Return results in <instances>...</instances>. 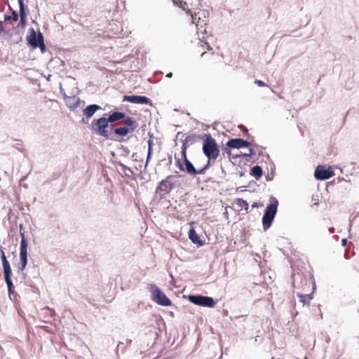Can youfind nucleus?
<instances>
[{"instance_id":"obj_1","label":"nucleus","mask_w":359,"mask_h":359,"mask_svg":"<svg viewBox=\"0 0 359 359\" xmlns=\"http://www.w3.org/2000/svg\"><path fill=\"white\" fill-rule=\"evenodd\" d=\"M107 114L102 116L95 118L91 121L90 128L97 135L115 142H121L124 141L123 139L117 138L116 135L114 133L116 127L114 124H110L106 118Z\"/></svg>"},{"instance_id":"obj_2","label":"nucleus","mask_w":359,"mask_h":359,"mask_svg":"<svg viewBox=\"0 0 359 359\" xmlns=\"http://www.w3.org/2000/svg\"><path fill=\"white\" fill-rule=\"evenodd\" d=\"M278 206V199L271 196L270 197V203L267 204L262 218V222L264 231L268 230L271 226V224L277 213Z\"/></svg>"},{"instance_id":"obj_3","label":"nucleus","mask_w":359,"mask_h":359,"mask_svg":"<svg viewBox=\"0 0 359 359\" xmlns=\"http://www.w3.org/2000/svg\"><path fill=\"white\" fill-rule=\"evenodd\" d=\"M202 151L208 158L216 160L219 155V147L210 134H203Z\"/></svg>"},{"instance_id":"obj_4","label":"nucleus","mask_w":359,"mask_h":359,"mask_svg":"<svg viewBox=\"0 0 359 359\" xmlns=\"http://www.w3.org/2000/svg\"><path fill=\"white\" fill-rule=\"evenodd\" d=\"M1 259L3 266V270L4 273L5 282L8 287V293L9 298L12 299V294H14V285L11 279L12 270L9 262L8 261L5 252L3 250H1Z\"/></svg>"},{"instance_id":"obj_5","label":"nucleus","mask_w":359,"mask_h":359,"mask_svg":"<svg viewBox=\"0 0 359 359\" xmlns=\"http://www.w3.org/2000/svg\"><path fill=\"white\" fill-rule=\"evenodd\" d=\"M123 126L121 127H116L114 129V133L116 135L117 138L121 137L128 135L130 133H133L137 127L136 120L131 116H128L126 114V118H123Z\"/></svg>"},{"instance_id":"obj_6","label":"nucleus","mask_w":359,"mask_h":359,"mask_svg":"<svg viewBox=\"0 0 359 359\" xmlns=\"http://www.w3.org/2000/svg\"><path fill=\"white\" fill-rule=\"evenodd\" d=\"M151 299L153 302L163 306H168L172 304L171 300L156 285L150 284Z\"/></svg>"},{"instance_id":"obj_7","label":"nucleus","mask_w":359,"mask_h":359,"mask_svg":"<svg viewBox=\"0 0 359 359\" xmlns=\"http://www.w3.org/2000/svg\"><path fill=\"white\" fill-rule=\"evenodd\" d=\"M174 177V175H168L158 182L155 190V195L156 196H158L159 200L163 199L165 196L169 194L173 189L174 184L170 180Z\"/></svg>"},{"instance_id":"obj_8","label":"nucleus","mask_w":359,"mask_h":359,"mask_svg":"<svg viewBox=\"0 0 359 359\" xmlns=\"http://www.w3.org/2000/svg\"><path fill=\"white\" fill-rule=\"evenodd\" d=\"M187 298L191 303L201 306L212 308L216 304L215 299L208 296L189 294Z\"/></svg>"},{"instance_id":"obj_9","label":"nucleus","mask_w":359,"mask_h":359,"mask_svg":"<svg viewBox=\"0 0 359 359\" xmlns=\"http://www.w3.org/2000/svg\"><path fill=\"white\" fill-rule=\"evenodd\" d=\"M182 161L178 158L176 161V165L181 171L185 172L194 177L198 175V170L188 159L187 156H182Z\"/></svg>"},{"instance_id":"obj_10","label":"nucleus","mask_w":359,"mask_h":359,"mask_svg":"<svg viewBox=\"0 0 359 359\" xmlns=\"http://www.w3.org/2000/svg\"><path fill=\"white\" fill-rule=\"evenodd\" d=\"M334 175L332 167L326 168L325 165H318L314 172V177L318 180H326Z\"/></svg>"},{"instance_id":"obj_11","label":"nucleus","mask_w":359,"mask_h":359,"mask_svg":"<svg viewBox=\"0 0 359 359\" xmlns=\"http://www.w3.org/2000/svg\"><path fill=\"white\" fill-rule=\"evenodd\" d=\"M123 101L129 102L133 104L152 105V101L149 97L144 95H127L123 97Z\"/></svg>"},{"instance_id":"obj_12","label":"nucleus","mask_w":359,"mask_h":359,"mask_svg":"<svg viewBox=\"0 0 359 359\" xmlns=\"http://www.w3.org/2000/svg\"><path fill=\"white\" fill-rule=\"evenodd\" d=\"M40 37L42 39H44L43 36L40 31L36 34L34 29L33 27H30L28 29V34L26 37L27 44L32 48H34L35 46H38L37 43H39V41H40Z\"/></svg>"},{"instance_id":"obj_13","label":"nucleus","mask_w":359,"mask_h":359,"mask_svg":"<svg viewBox=\"0 0 359 359\" xmlns=\"http://www.w3.org/2000/svg\"><path fill=\"white\" fill-rule=\"evenodd\" d=\"M226 145L229 148L241 149L250 147L251 142L242 138H231L226 142Z\"/></svg>"},{"instance_id":"obj_14","label":"nucleus","mask_w":359,"mask_h":359,"mask_svg":"<svg viewBox=\"0 0 359 359\" xmlns=\"http://www.w3.org/2000/svg\"><path fill=\"white\" fill-rule=\"evenodd\" d=\"M101 109V107L97 104H88L83 109V116H86L87 119H90Z\"/></svg>"},{"instance_id":"obj_15","label":"nucleus","mask_w":359,"mask_h":359,"mask_svg":"<svg viewBox=\"0 0 359 359\" xmlns=\"http://www.w3.org/2000/svg\"><path fill=\"white\" fill-rule=\"evenodd\" d=\"M126 113L118 111H111L108 116L106 117L110 124H114L118 121L122 120L126 118Z\"/></svg>"},{"instance_id":"obj_16","label":"nucleus","mask_w":359,"mask_h":359,"mask_svg":"<svg viewBox=\"0 0 359 359\" xmlns=\"http://www.w3.org/2000/svg\"><path fill=\"white\" fill-rule=\"evenodd\" d=\"M189 238L194 243L197 245L198 247L203 246L205 244L204 241H203L200 236L196 233V230L194 227H191L188 232Z\"/></svg>"},{"instance_id":"obj_17","label":"nucleus","mask_w":359,"mask_h":359,"mask_svg":"<svg viewBox=\"0 0 359 359\" xmlns=\"http://www.w3.org/2000/svg\"><path fill=\"white\" fill-rule=\"evenodd\" d=\"M65 104L69 109L72 111H74L81 102V99L76 95H72L65 100Z\"/></svg>"},{"instance_id":"obj_18","label":"nucleus","mask_w":359,"mask_h":359,"mask_svg":"<svg viewBox=\"0 0 359 359\" xmlns=\"http://www.w3.org/2000/svg\"><path fill=\"white\" fill-rule=\"evenodd\" d=\"M28 258L27 257H20V263L18 266V273H21L22 278L25 279L27 273H25V269L27 265Z\"/></svg>"},{"instance_id":"obj_19","label":"nucleus","mask_w":359,"mask_h":359,"mask_svg":"<svg viewBox=\"0 0 359 359\" xmlns=\"http://www.w3.org/2000/svg\"><path fill=\"white\" fill-rule=\"evenodd\" d=\"M21 241H20V257H27V247H28V243L25 238L24 233H21Z\"/></svg>"},{"instance_id":"obj_20","label":"nucleus","mask_w":359,"mask_h":359,"mask_svg":"<svg viewBox=\"0 0 359 359\" xmlns=\"http://www.w3.org/2000/svg\"><path fill=\"white\" fill-rule=\"evenodd\" d=\"M250 175L253 176L256 180H259L263 175V170L261 166L257 165L253 166L250 169Z\"/></svg>"},{"instance_id":"obj_21","label":"nucleus","mask_w":359,"mask_h":359,"mask_svg":"<svg viewBox=\"0 0 359 359\" xmlns=\"http://www.w3.org/2000/svg\"><path fill=\"white\" fill-rule=\"evenodd\" d=\"M203 135H196V134H193V135H187L184 140L189 144H194V142H197L198 140H203Z\"/></svg>"},{"instance_id":"obj_22","label":"nucleus","mask_w":359,"mask_h":359,"mask_svg":"<svg viewBox=\"0 0 359 359\" xmlns=\"http://www.w3.org/2000/svg\"><path fill=\"white\" fill-rule=\"evenodd\" d=\"M198 20H201L202 22H204L205 24H206V22H208V16H209V11L208 10H201L198 12Z\"/></svg>"},{"instance_id":"obj_23","label":"nucleus","mask_w":359,"mask_h":359,"mask_svg":"<svg viewBox=\"0 0 359 359\" xmlns=\"http://www.w3.org/2000/svg\"><path fill=\"white\" fill-rule=\"evenodd\" d=\"M119 165L122 168V170L124 172L125 175L127 177L132 179V175H133V171L132 169L122 163H119Z\"/></svg>"},{"instance_id":"obj_24","label":"nucleus","mask_w":359,"mask_h":359,"mask_svg":"<svg viewBox=\"0 0 359 359\" xmlns=\"http://www.w3.org/2000/svg\"><path fill=\"white\" fill-rule=\"evenodd\" d=\"M18 1L19 8H20L19 13H18L19 17L20 18H22V17L27 18L24 0H18Z\"/></svg>"},{"instance_id":"obj_25","label":"nucleus","mask_w":359,"mask_h":359,"mask_svg":"<svg viewBox=\"0 0 359 359\" xmlns=\"http://www.w3.org/2000/svg\"><path fill=\"white\" fill-rule=\"evenodd\" d=\"M211 161H213V158H208L207 163L203 168L198 169V175H204L205 173L206 170L211 166Z\"/></svg>"},{"instance_id":"obj_26","label":"nucleus","mask_w":359,"mask_h":359,"mask_svg":"<svg viewBox=\"0 0 359 359\" xmlns=\"http://www.w3.org/2000/svg\"><path fill=\"white\" fill-rule=\"evenodd\" d=\"M236 205L241 207V208L245 209L247 212L249 208V205L247 201L243 199V198H238L236 200Z\"/></svg>"},{"instance_id":"obj_27","label":"nucleus","mask_w":359,"mask_h":359,"mask_svg":"<svg viewBox=\"0 0 359 359\" xmlns=\"http://www.w3.org/2000/svg\"><path fill=\"white\" fill-rule=\"evenodd\" d=\"M173 3L175 6L182 8L183 11H187V4L185 1L181 0H173Z\"/></svg>"},{"instance_id":"obj_28","label":"nucleus","mask_w":359,"mask_h":359,"mask_svg":"<svg viewBox=\"0 0 359 359\" xmlns=\"http://www.w3.org/2000/svg\"><path fill=\"white\" fill-rule=\"evenodd\" d=\"M40 41H39V43H37V45L39 46H35L33 48H39L40 50H41V52L42 53H44L46 50V45L44 43V39H42L41 37L39 38Z\"/></svg>"},{"instance_id":"obj_29","label":"nucleus","mask_w":359,"mask_h":359,"mask_svg":"<svg viewBox=\"0 0 359 359\" xmlns=\"http://www.w3.org/2000/svg\"><path fill=\"white\" fill-rule=\"evenodd\" d=\"M297 295L299 298V302L303 304V306L309 305V301L306 299L305 294L297 293Z\"/></svg>"},{"instance_id":"obj_30","label":"nucleus","mask_w":359,"mask_h":359,"mask_svg":"<svg viewBox=\"0 0 359 359\" xmlns=\"http://www.w3.org/2000/svg\"><path fill=\"white\" fill-rule=\"evenodd\" d=\"M189 144L184 140H182V145L181 148V154L182 156H187V149Z\"/></svg>"},{"instance_id":"obj_31","label":"nucleus","mask_w":359,"mask_h":359,"mask_svg":"<svg viewBox=\"0 0 359 359\" xmlns=\"http://www.w3.org/2000/svg\"><path fill=\"white\" fill-rule=\"evenodd\" d=\"M17 143L16 144L13 145V147L15 149H17L20 152H24L25 150L24 149L22 148V140H17Z\"/></svg>"},{"instance_id":"obj_32","label":"nucleus","mask_w":359,"mask_h":359,"mask_svg":"<svg viewBox=\"0 0 359 359\" xmlns=\"http://www.w3.org/2000/svg\"><path fill=\"white\" fill-rule=\"evenodd\" d=\"M10 10L11 11V19L15 22L18 21L19 18L18 12L15 10H13L11 7H10Z\"/></svg>"},{"instance_id":"obj_33","label":"nucleus","mask_w":359,"mask_h":359,"mask_svg":"<svg viewBox=\"0 0 359 359\" xmlns=\"http://www.w3.org/2000/svg\"><path fill=\"white\" fill-rule=\"evenodd\" d=\"M149 140H148V151H153V138L154 135L153 134L149 133Z\"/></svg>"},{"instance_id":"obj_34","label":"nucleus","mask_w":359,"mask_h":359,"mask_svg":"<svg viewBox=\"0 0 359 359\" xmlns=\"http://www.w3.org/2000/svg\"><path fill=\"white\" fill-rule=\"evenodd\" d=\"M152 154H153V151H147V158H146V162H145V165H144V169L147 168V167L148 165V163H149V161L151 158Z\"/></svg>"},{"instance_id":"obj_35","label":"nucleus","mask_w":359,"mask_h":359,"mask_svg":"<svg viewBox=\"0 0 359 359\" xmlns=\"http://www.w3.org/2000/svg\"><path fill=\"white\" fill-rule=\"evenodd\" d=\"M240 157H247V153H243L241 151L239 153L234 154V155H232V159H236Z\"/></svg>"},{"instance_id":"obj_36","label":"nucleus","mask_w":359,"mask_h":359,"mask_svg":"<svg viewBox=\"0 0 359 359\" xmlns=\"http://www.w3.org/2000/svg\"><path fill=\"white\" fill-rule=\"evenodd\" d=\"M60 93L62 95L64 100H66L69 97L66 94L64 88H62V83H60Z\"/></svg>"},{"instance_id":"obj_37","label":"nucleus","mask_w":359,"mask_h":359,"mask_svg":"<svg viewBox=\"0 0 359 359\" xmlns=\"http://www.w3.org/2000/svg\"><path fill=\"white\" fill-rule=\"evenodd\" d=\"M231 149L232 148H229L226 146L224 149V152L228 154L230 159L232 158V155H234V154L231 153Z\"/></svg>"},{"instance_id":"obj_38","label":"nucleus","mask_w":359,"mask_h":359,"mask_svg":"<svg viewBox=\"0 0 359 359\" xmlns=\"http://www.w3.org/2000/svg\"><path fill=\"white\" fill-rule=\"evenodd\" d=\"M255 83L259 87L267 86L266 83L262 80H255Z\"/></svg>"},{"instance_id":"obj_39","label":"nucleus","mask_w":359,"mask_h":359,"mask_svg":"<svg viewBox=\"0 0 359 359\" xmlns=\"http://www.w3.org/2000/svg\"><path fill=\"white\" fill-rule=\"evenodd\" d=\"M256 184H257L256 182L255 181L252 180V181L249 182L248 185L238 187L237 190H238L239 189H241V188L251 187L252 185H256Z\"/></svg>"},{"instance_id":"obj_40","label":"nucleus","mask_w":359,"mask_h":359,"mask_svg":"<svg viewBox=\"0 0 359 359\" xmlns=\"http://www.w3.org/2000/svg\"><path fill=\"white\" fill-rule=\"evenodd\" d=\"M187 14H189V13H190V15H191V17H192V21H193V22H194V23H195V22H196V20H198V18H197V15H198V13H194V15H193L191 14V11H190L189 9H187Z\"/></svg>"},{"instance_id":"obj_41","label":"nucleus","mask_w":359,"mask_h":359,"mask_svg":"<svg viewBox=\"0 0 359 359\" xmlns=\"http://www.w3.org/2000/svg\"><path fill=\"white\" fill-rule=\"evenodd\" d=\"M27 23V18L22 17L20 18V24L21 26L25 27Z\"/></svg>"},{"instance_id":"obj_42","label":"nucleus","mask_w":359,"mask_h":359,"mask_svg":"<svg viewBox=\"0 0 359 359\" xmlns=\"http://www.w3.org/2000/svg\"><path fill=\"white\" fill-rule=\"evenodd\" d=\"M358 216V215H351L350 217H349V231L351 230V222L356 218V217Z\"/></svg>"},{"instance_id":"obj_43","label":"nucleus","mask_w":359,"mask_h":359,"mask_svg":"<svg viewBox=\"0 0 359 359\" xmlns=\"http://www.w3.org/2000/svg\"><path fill=\"white\" fill-rule=\"evenodd\" d=\"M254 155H255V151L253 149L250 148L249 149V153H247V157L252 156Z\"/></svg>"},{"instance_id":"obj_44","label":"nucleus","mask_w":359,"mask_h":359,"mask_svg":"<svg viewBox=\"0 0 359 359\" xmlns=\"http://www.w3.org/2000/svg\"><path fill=\"white\" fill-rule=\"evenodd\" d=\"M121 149L123 151V152L126 154V155H128L130 152L128 148L126 147H124L123 145L121 147Z\"/></svg>"},{"instance_id":"obj_45","label":"nucleus","mask_w":359,"mask_h":359,"mask_svg":"<svg viewBox=\"0 0 359 359\" xmlns=\"http://www.w3.org/2000/svg\"><path fill=\"white\" fill-rule=\"evenodd\" d=\"M313 292L310 293V294H308L305 295L306 296V299H307V301L309 302L310 300H311L313 298Z\"/></svg>"},{"instance_id":"obj_46","label":"nucleus","mask_w":359,"mask_h":359,"mask_svg":"<svg viewBox=\"0 0 359 359\" xmlns=\"http://www.w3.org/2000/svg\"><path fill=\"white\" fill-rule=\"evenodd\" d=\"M88 122H89V119H87L86 117L83 116V117L82 118V119L81 121V123L86 125V124H88Z\"/></svg>"},{"instance_id":"obj_47","label":"nucleus","mask_w":359,"mask_h":359,"mask_svg":"<svg viewBox=\"0 0 359 359\" xmlns=\"http://www.w3.org/2000/svg\"><path fill=\"white\" fill-rule=\"evenodd\" d=\"M11 20V15H7V14H6V15H4V20H5L6 22L9 21V20Z\"/></svg>"},{"instance_id":"obj_48","label":"nucleus","mask_w":359,"mask_h":359,"mask_svg":"<svg viewBox=\"0 0 359 359\" xmlns=\"http://www.w3.org/2000/svg\"><path fill=\"white\" fill-rule=\"evenodd\" d=\"M347 245V239L346 238H342L341 239V245L346 246Z\"/></svg>"},{"instance_id":"obj_49","label":"nucleus","mask_w":359,"mask_h":359,"mask_svg":"<svg viewBox=\"0 0 359 359\" xmlns=\"http://www.w3.org/2000/svg\"><path fill=\"white\" fill-rule=\"evenodd\" d=\"M172 164V156H168V163H166L167 165H170Z\"/></svg>"},{"instance_id":"obj_50","label":"nucleus","mask_w":359,"mask_h":359,"mask_svg":"<svg viewBox=\"0 0 359 359\" xmlns=\"http://www.w3.org/2000/svg\"><path fill=\"white\" fill-rule=\"evenodd\" d=\"M4 32L3 22L0 20V34Z\"/></svg>"},{"instance_id":"obj_51","label":"nucleus","mask_w":359,"mask_h":359,"mask_svg":"<svg viewBox=\"0 0 359 359\" xmlns=\"http://www.w3.org/2000/svg\"><path fill=\"white\" fill-rule=\"evenodd\" d=\"M273 179V176H270L269 174H268L266 176V181H271Z\"/></svg>"},{"instance_id":"obj_52","label":"nucleus","mask_w":359,"mask_h":359,"mask_svg":"<svg viewBox=\"0 0 359 359\" xmlns=\"http://www.w3.org/2000/svg\"><path fill=\"white\" fill-rule=\"evenodd\" d=\"M238 174H239L240 177H243V176H245V170H241V171L239 172Z\"/></svg>"},{"instance_id":"obj_53","label":"nucleus","mask_w":359,"mask_h":359,"mask_svg":"<svg viewBox=\"0 0 359 359\" xmlns=\"http://www.w3.org/2000/svg\"><path fill=\"white\" fill-rule=\"evenodd\" d=\"M132 343V340L131 339H126V346H130Z\"/></svg>"},{"instance_id":"obj_54","label":"nucleus","mask_w":359,"mask_h":359,"mask_svg":"<svg viewBox=\"0 0 359 359\" xmlns=\"http://www.w3.org/2000/svg\"><path fill=\"white\" fill-rule=\"evenodd\" d=\"M257 207H258V203L257 202H254L252 205V208H257Z\"/></svg>"},{"instance_id":"obj_55","label":"nucleus","mask_w":359,"mask_h":359,"mask_svg":"<svg viewBox=\"0 0 359 359\" xmlns=\"http://www.w3.org/2000/svg\"><path fill=\"white\" fill-rule=\"evenodd\" d=\"M172 76V72H169L166 74V77H168V78H171Z\"/></svg>"},{"instance_id":"obj_56","label":"nucleus","mask_w":359,"mask_h":359,"mask_svg":"<svg viewBox=\"0 0 359 359\" xmlns=\"http://www.w3.org/2000/svg\"><path fill=\"white\" fill-rule=\"evenodd\" d=\"M329 231H330L331 233H334V227H330V228L329 229Z\"/></svg>"},{"instance_id":"obj_57","label":"nucleus","mask_w":359,"mask_h":359,"mask_svg":"<svg viewBox=\"0 0 359 359\" xmlns=\"http://www.w3.org/2000/svg\"><path fill=\"white\" fill-rule=\"evenodd\" d=\"M312 283H313V291H314V290H316V283H315V281L313 280V281L312 282Z\"/></svg>"},{"instance_id":"obj_58","label":"nucleus","mask_w":359,"mask_h":359,"mask_svg":"<svg viewBox=\"0 0 359 359\" xmlns=\"http://www.w3.org/2000/svg\"><path fill=\"white\" fill-rule=\"evenodd\" d=\"M123 344V342H121V341H120V342L118 343V344L117 345V350H118L119 346H120L121 344Z\"/></svg>"},{"instance_id":"obj_59","label":"nucleus","mask_w":359,"mask_h":359,"mask_svg":"<svg viewBox=\"0 0 359 359\" xmlns=\"http://www.w3.org/2000/svg\"><path fill=\"white\" fill-rule=\"evenodd\" d=\"M181 134H182V132H178L177 133L176 137L177 138Z\"/></svg>"},{"instance_id":"obj_60","label":"nucleus","mask_w":359,"mask_h":359,"mask_svg":"<svg viewBox=\"0 0 359 359\" xmlns=\"http://www.w3.org/2000/svg\"><path fill=\"white\" fill-rule=\"evenodd\" d=\"M238 191H245V189H243V188H241V189H239Z\"/></svg>"},{"instance_id":"obj_61","label":"nucleus","mask_w":359,"mask_h":359,"mask_svg":"<svg viewBox=\"0 0 359 359\" xmlns=\"http://www.w3.org/2000/svg\"><path fill=\"white\" fill-rule=\"evenodd\" d=\"M241 127H243L245 128V130H246V132L248 131L247 128L244 127L243 125H241Z\"/></svg>"},{"instance_id":"obj_62","label":"nucleus","mask_w":359,"mask_h":359,"mask_svg":"<svg viewBox=\"0 0 359 359\" xmlns=\"http://www.w3.org/2000/svg\"><path fill=\"white\" fill-rule=\"evenodd\" d=\"M50 76H51V75H49L48 76H47V79L48 80Z\"/></svg>"},{"instance_id":"obj_63","label":"nucleus","mask_w":359,"mask_h":359,"mask_svg":"<svg viewBox=\"0 0 359 359\" xmlns=\"http://www.w3.org/2000/svg\"><path fill=\"white\" fill-rule=\"evenodd\" d=\"M202 0H198V1H201Z\"/></svg>"}]
</instances>
